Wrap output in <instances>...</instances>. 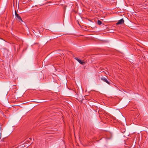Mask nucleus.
Masks as SVG:
<instances>
[{"label": "nucleus", "mask_w": 148, "mask_h": 148, "mask_svg": "<svg viewBox=\"0 0 148 148\" xmlns=\"http://www.w3.org/2000/svg\"><path fill=\"white\" fill-rule=\"evenodd\" d=\"M15 15L16 16V20H18L20 22L23 21L21 17L17 13L16 10L15 11Z\"/></svg>", "instance_id": "nucleus-1"}, {"label": "nucleus", "mask_w": 148, "mask_h": 148, "mask_svg": "<svg viewBox=\"0 0 148 148\" xmlns=\"http://www.w3.org/2000/svg\"><path fill=\"white\" fill-rule=\"evenodd\" d=\"M101 79L103 82H106L109 85H110L111 81L109 79L108 80L106 78L104 77H102L101 78Z\"/></svg>", "instance_id": "nucleus-2"}, {"label": "nucleus", "mask_w": 148, "mask_h": 148, "mask_svg": "<svg viewBox=\"0 0 148 148\" xmlns=\"http://www.w3.org/2000/svg\"><path fill=\"white\" fill-rule=\"evenodd\" d=\"M124 21L123 19L122 18L120 20H119L118 22L116 23V25L121 24L124 23Z\"/></svg>", "instance_id": "nucleus-3"}, {"label": "nucleus", "mask_w": 148, "mask_h": 148, "mask_svg": "<svg viewBox=\"0 0 148 148\" xmlns=\"http://www.w3.org/2000/svg\"><path fill=\"white\" fill-rule=\"evenodd\" d=\"M75 59L77 60L78 62L80 64H81L82 65H84L85 63L82 61L81 60H80L78 58H76Z\"/></svg>", "instance_id": "nucleus-4"}, {"label": "nucleus", "mask_w": 148, "mask_h": 148, "mask_svg": "<svg viewBox=\"0 0 148 148\" xmlns=\"http://www.w3.org/2000/svg\"><path fill=\"white\" fill-rule=\"evenodd\" d=\"M97 24L100 25L101 24V22L100 20H98L97 21Z\"/></svg>", "instance_id": "nucleus-5"}, {"label": "nucleus", "mask_w": 148, "mask_h": 148, "mask_svg": "<svg viewBox=\"0 0 148 148\" xmlns=\"http://www.w3.org/2000/svg\"><path fill=\"white\" fill-rule=\"evenodd\" d=\"M130 142V145L129 146H128V147H132V141H131Z\"/></svg>", "instance_id": "nucleus-6"}]
</instances>
